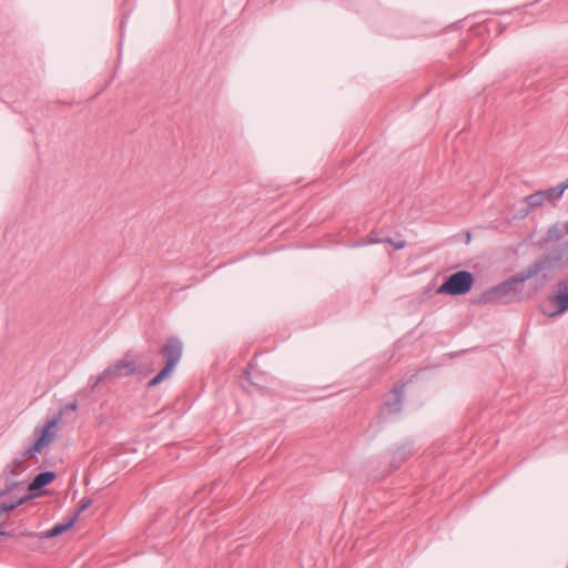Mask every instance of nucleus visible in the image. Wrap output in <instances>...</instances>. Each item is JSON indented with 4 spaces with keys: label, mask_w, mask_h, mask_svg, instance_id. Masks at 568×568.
<instances>
[{
    "label": "nucleus",
    "mask_w": 568,
    "mask_h": 568,
    "mask_svg": "<svg viewBox=\"0 0 568 568\" xmlns=\"http://www.w3.org/2000/svg\"><path fill=\"white\" fill-rule=\"evenodd\" d=\"M529 280L535 282V275L528 265L501 283L491 286L474 300V304H494L506 305L515 302H521L526 298L524 292L525 283Z\"/></svg>",
    "instance_id": "1"
},
{
    "label": "nucleus",
    "mask_w": 568,
    "mask_h": 568,
    "mask_svg": "<svg viewBox=\"0 0 568 568\" xmlns=\"http://www.w3.org/2000/svg\"><path fill=\"white\" fill-rule=\"evenodd\" d=\"M524 9H515L513 11L500 14L499 17H490L485 20H477V16L458 20L449 24L446 32H469V36H501L509 26L524 17Z\"/></svg>",
    "instance_id": "2"
},
{
    "label": "nucleus",
    "mask_w": 568,
    "mask_h": 568,
    "mask_svg": "<svg viewBox=\"0 0 568 568\" xmlns=\"http://www.w3.org/2000/svg\"><path fill=\"white\" fill-rule=\"evenodd\" d=\"M535 275V291L544 287L554 276L556 270L568 268V239L554 243L528 264Z\"/></svg>",
    "instance_id": "3"
},
{
    "label": "nucleus",
    "mask_w": 568,
    "mask_h": 568,
    "mask_svg": "<svg viewBox=\"0 0 568 568\" xmlns=\"http://www.w3.org/2000/svg\"><path fill=\"white\" fill-rule=\"evenodd\" d=\"M474 284V274L469 271L462 270L447 276L437 288V293L450 296L465 295L471 291Z\"/></svg>",
    "instance_id": "4"
},
{
    "label": "nucleus",
    "mask_w": 568,
    "mask_h": 568,
    "mask_svg": "<svg viewBox=\"0 0 568 568\" xmlns=\"http://www.w3.org/2000/svg\"><path fill=\"white\" fill-rule=\"evenodd\" d=\"M549 301L556 306L555 311L548 312L542 310V313L549 318L559 316L568 311V280H560L557 282L555 292L549 295Z\"/></svg>",
    "instance_id": "5"
},
{
    "label": "nucleus",
    "mask_w": 568,
    "mask_h": 568,
    "mask_svg": "<svg viewBox=\"0 0 568 568\" xmlns=\"http://www.w3.org/2000/svg\"><path fill=\"white\" fill-rule=\"evenodd\" d=\"M159 353L165 358L164 365L174 371L183 354V342L176 335L165 339Z\"/></svg>",
    "instance_id": "6"
},
{
    "label": "nucleus",
    "mask_w": 568,
    "mask_h": 568,
    "mask_svg": "<svg viewBox=\"0 0 568 568\" xmlns=\"http://www.w3.org/2000/svg\"><path fill=\"white\" fill-rule=\"evenodd\" d=\"M130 356V352L125 353L121 359L104 369V375H106L109 382L139 373V366L129 359Z\"/></svg>",
    "instance_id": "7"
},
{
    "label": "nucleus",
    "mask_w": 568,
    "mask_h": 568,
    "mask_svg": "<svg viewBox=\"0 0 568 568\" xmlns=\"http://www.w3.org/2000/svg\"><path fill=\"white\" fill-rule=\"evenodd\" d=\"M416 377L417 374H413L407 379H400L393 386L390 394L394 395V398L392 400H386L383 405L384 409H386L388 414H398L402 410V403L405 398V388Z\"/></svg>",
    "instance_id": "8"
},
{
    "label": "nucleus",
    "mask_w": 568,
    "mask_h": 568,
    "mask_svg": "<svg viewBox=\"0 0 568 568\" xmlns=\"http://www.w3.org/2000/svg\"><path fill=\"white\" fill-rule=\"evenodd\" d=\"M58 423L59 417H52L43 426L34 428L33 435L36 436V442L43 448L55 439Z\"/></svg>",
    "instance_id": "9"
},
{
    "label": "nucleus",
    "mask_w": 568,
    "mask_h": 568,
    "mask_svg": "<svg viewBox=\"0 0 568 568\" xmlns=\"http://www.w3.org/2000/svg\"><path fill=\"white\" fill-rule=\"evenodd\" d=\"M566 235L564 234L560 225H559V222L550 225L547 231L545 232V234L537 241L536 245L539 247V248H542V247H546V246H549L554 243H561Z\"/></svg>",
    "instance_id": "10"
},
{
    "label": "nucleus",
    "mask_w": 568,
    "mask_h": 568,
    "mask_svg": "<svg viewBox=\"0 0 568 568\" xmlns=\"http://www.w3.org/2000/svg\"><path fill=\"white\" fill-rule=\"evenodd\" d=\"M414 455V443L413 440H406L396 447L392 453V466L394 469L400 467L409 457Z\"/></svg>",
    "instance_id": "11"
},
{
    "label": "nucleus",
    "mask_w": 568,
    "mask_h": 568,
    "mask_svg": "<svg viewBox=\"0 0 568 568\" xmlns=\"http://www.w3.org/2000/svg\"><path fill=\"white\" fill-rule=\"evenodd\" d=\"M75 523L77 515H72L67 520L54 524L41 538H55L71 529Z\"/></svg>",
    "instance_id": "12"
},
{
    "label": "nucleus",
    "mask_w": 568,
    "mask_h": 568,
    "mask_svg": "<svg viewBox=\"0 0 568 568\" xmlns=\"http://www.w3.org/2000/svg\"><path fill=\"white\" fill-rule=\"evenodd\" d=\"M566 190H568V185H565V181H564L554 187H549L547 190H541V191H542L545 201H549L552 203V202L559 200L564 195Z\"/></svg>",
    "instance_id": "13"
},
{
    "label": "nucleus",
    "mask_w": 568,
    "mask_h": 568,
    "mask_svg": "<svg viewBox=\"0 0 568 568\" xmlns=\"http://www.w3.org/2000/svg\"><path fill=\"white\" fill-rule=\"evenodd\" d=\"M55 478V471L45 470L37 474L32 480L38 485L39 488H41V490H45L44 487L50 485Z\"/></svg>",
    "instance_id": "14"
},
{
    "label": "nucleus",
    "mask_w": 568,
    "mask_h": 568,
    "mask_svg": "<svg viewBox=\"0 0 568 568\" xmlns=\"http://www.w3.org/2000/svg\"><path fill=\"white\" fill-rule=\"evenodd\" d=\"M30 497H20L16 500H9V501H2L0 503V516L3 514V513H9V511H12L14 509H17L18 507L27 504L30 501Z\"/></svg>",
    "instance_id": "15"
},
{
    "label": "nucleus",
    "mask_w": 568,
    "mask_h": 568,
    "mask_svg": "<svg viewBox=\"0 0 568 568\" xmlns=\"http://www.w3.org/2000/svg\"><path fill=\"white\" fill-rule=\"evenodd\" d=\"M172 372H173V369H171L164 365L160 369V372L148 382L146 387L153 388V387L160 385L165 378H168L172 374Z\"/></svg>",
    "instance_id": "16"
},
{
    "label": "nucleus",
    "mask_w": 568,
    "mask_h": 568,
    "mask_svg": "<svg viewBox=\"0 0 568 568\" xmlns=\"http://www.w3.org/2000/svg\"><path fill=\"white\" fill-rule=\"evenodd\" d=\"M172 372H173V369H171L164 365L160 369V372L148 382L146 387L153 388V387L160 385L165 378H168L172 374Z\"/></svg>",
    "instance_id": "17"
},
{
    "label": "nucleus",
    "mask_w": 568,
    "mask_h": 568,
    "mask_svg": "<svg viewBox=\"0 0 568 568\" xmlns=\"http://www.w3.org/2000/svg\"><path fill=\"white\" fill-rule=\"evenodd\" d=\"M525 202L530 210L542 205V203L545 202L542 191H537L532 194L527 195L525 197Z\"/></svg>",
    "instance_id": "18"
},
{
    "label": "nucleus",
    "mask_w": 568,
    "mask_h": 568,
    "mask_svg": "<svg viewBox=\"0 0 568 568\" xmlns=\"http://www.w3.org/2000/svg\"><path fill=\"white\" fill-rule=\"evenodd\" d=\"M48 493V490H41V488L38 487V485L31 480L28 485V494L23 495L22 497H30V501L38 498V497H41L43 495H45Z\"/></svg>",
    "instance_id": "19"
},
{
    "label": "nucleus",
    "mask_w": 568,
    "mask_h": 568,
    "mask_svg": "<svg viewBox=\"0 0 568 568\" xmlns=\"http://www.w3.org/2000/svg\"><path fill=\"white\" fill-rule=\"evenodd\" d=\"M42 449L43 447L34 440V443L29 448L21 453V456L26 459L36 458L37 454L41 453Z\"/></svg>",
    "instance_id": "20"
},
{
    "label": "nucleus",
    "mask_w": 568,
    "mask_h": 568,
    "mask_svg": "<svg viewBox=\"0 0 568 568\" xmlns=\"http://www.w3.org/2000/svg\"><path fill=\"white\" fill-rule=\"evenodd\" d=\"M104 382H109V379H108L106 375H104V371H103L98 376H91L89 378L88 388L90 392H93V390H95V388L98 387V385L100 383H104Z\"/></svg>",
    "instance_id": "21"
},
{
    "label": "nucleus",
    "mask_w": 568,
    "mask_h": 568,
    "mask_svg": "<svg viewBox=\"0 0 568 568\" xmlns=\"http://www.w3.org/2000/svg\"><path fill=\"white\" fill-rule=\"evenodd\" d=\"M78 400L74 399L73 402L69 403V404H65L63 406H61L60 410L58 412L57 415H54L53 417H59V420L62 418L63 415H67L69 414L70 412H75L78 409Z\"/></svg>",
    "instance_id": "22"
},
{
    "label": "nucleus",
    "mask_w": 568,
    "mask_h": 568,
    "mask_svg": "<svg viewBox=\"0 0 568 568\" xmlns=\"http://www.w3.org/2000/svg\"><path fill=\"white\" fill-rule=\"evenodd\" d=\"M253 368V365L250 363L247 365V367L245 368L244 371V376H245V379H247V382L252 385V386H255V387H260V383H258V377H260V374L258 375H253L251 369Z\"/></svg>",
    "instance_id": "23"
},
{
    "label": "nucleus",
    "mask_w": 568,
    "mask_h": 568,
    "mask_svg": "<svg viewBox=\"0 0 568 568\" xmlns=\"http://www.w3.org/2000/svg\"><path fill=\"white\" fill-rule=\"evenodd\" d=\"M92 504V499L84 498L80 501L78 509L73 513V515H77V520L79 519V516L81 513L87 510Z\"/></svg>",
    "instance_id": "24"
},
{
    "label": "nucleus",
    "mask_w": 568,
    "mask_h": 568,
    "mask_svg": "<svg viewBox=\"0 0 568 568\" xmlns=\"http://www.w3.org/2000/svg\"><path fill=\"white\" fill-rule=\"evenodd\" d=\"M24 460H26V458H23L22 456L20 458H14L12 460V465L16 467V469H12L11 474L17 475L19 471H22L24 469V467H23Z\"/></svg>",
    "instance_id": "25"
},
{
    "label": "nucleus",
    "mask_w": 568,
    "mask_h": 568,
    "mask_svg": "<svg viewBox=\"0 0 568 568\" xmlns=\"http://www.w3.org/2000/svg\"><path fill=\"white\" fill-rule=\"evenodd\" d=\"M385 242L392 244L395 250L404 248L406 245L405 241H394L392 237L385 239Z\"/></svg>",
    "instance_id": "26"
},
{
    "label": "nucleus",
    "mask_w": 568,
    "mask_h": 568,
    "mask_svg": "<svg viewBox=\"0 0 568 568\" xmlns=\"http://www.w3.org/2000/svg\"><path fill=\"white\" fill-rule=\"evenodd\" d=\"M20 485H21V483H19V481L9 480L6 484V487H7V489H9V494H10V493L14 491Z\"/></svg>",
    "instance_id": "27"
},
{
    "label": "nucleus",
    "mask_w": 568,
    "mask_h": 568,
    "mask_svg": "<svg viewBox=\"0 0 568 568\" xmlns=\"http://www.w3.org/2000/svg\"><path fill=\"white\" fill-rule=\"evenodd\" d=\"M530 211L531 210L527 205H525L518 211V219H525L530 213Z\"/></svg>",
    "instance_id": "28"
},
{
    "label": "nucleus",
    "mask_w": 568,
    "mask_h": 568,
    "mask_svg": "<svg viewBox=\"0 0 568 568\" xmlns=\"http://www.w3.org/2000/svg\"><path fill=\"white\" fill-rule=\"evenodd\" d=\"M0 536H6V537H16L18 536L14 531H9V530H4L1 526H0Z\"/></svg>",
    "instance_id": "29"
},
{
    "label": "nucleus",
    "mask_w": 568,
    "mask_h": 568,
    "mask_svg": "<svg viewBox=\"0 0 568 568\" xmlns=\"http://www.w3.org/2000/svg\"><path fill=\"white\" fill-rule=\"evenodd\" d=\"M381 242H385V240L374 236L373 233L369 234L368 243H381Z\"/></svg>",
    "instance_id": "30"
},
{
    "label": "nucleus",
    "mask_w": 568,
    "mask_h": 568,
    "mask_svg": "<svg viewBox=\"0 0 568 568\" xmlns=\"http://www.w3.org/2000/svg\"><path fill=\"white\" fill-rule=\"evenodd\" d=\"M565 235H568V221L559 223Z\"/></svg>",
    "instance_id": "31"
},
{
    "label": "nucleus",
    "mask_w": 568,
    "mask_h": 568,
    "mask_svg": "<svg viewBox=\"0 0 568 568\" xmlns=\"http://www.w3.org/2000/svg\"><path fill=\"white\" fill-rule=\"evenodd\" d=\"M9 494V489L4 486L3 488H0V498L4 497Z\"/></svg>",
    "instance_id": "32"
},
{
    "label": "nucleus",
    "mask_w": 568,
    "mask_h": 568,
    "mask_svg": "<svg viewBox=\"0 0 568 568\" xmlns=\"http://www.w3.org/2000/svg\"><path fill=\"white\" fill-rule=\"evenodd\" d=\"M20 536H32L33 532H30V531H23V532H20L19 534Z\"/></svg>",
    "instance_id": "33"
},
{
    "label": "nucleus",
    "mask_w": 568,
    "mask_h": 568,
    "mask_svg": "<svg viewBox=\"0 0 568 568\" xmlns=\"http://www.w3.org/2000/svg\"><path fill=\"white\" fill-rule=\"evenodd\" d=\"M118 47H119V51L121 52V50H122V41H119Z\"/></svg>",
    "instance_id": "34"
},
{
    "label": "nucleus",
    "mask_w": 568,
    "mask_h": 568,
    "mask_svg": "<svg viewBox=\"0 0 568 568\" xmlns=\"http://www.w3.org/2000/svg\"><path fill=\"white\" fill-rule=\"evenodd\" d=\"M120 31H121V36H123V32H124L123 23H121Z\"/></svg>",
    "instance_id": "35"
}]
</instances>
